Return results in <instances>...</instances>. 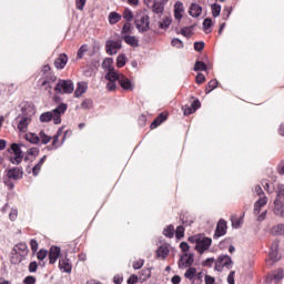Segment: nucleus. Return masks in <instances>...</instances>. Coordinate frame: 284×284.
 Returning <instances> with one entry per match:
<instances>
[{"instance_id":"nucleus-1","label":"nucleus","mask_w":284,"mask_h":284,"mask_svg":"<svg viewBox=\"0 0 284 284\" xmlns=\"http://www.w3.org/2000/svg\"><path fill=\"white\" fill-rule=\"evenodd\" d=\"M68 110V104L61 103L52 111L44 112L40 115V122L41 123H50V121H53L55 125L61 124V116L65 114V111Z\"/></svg>"},{"instance_id":"nucleus-2","label":"nucleus","mask_w":284,"mask_h":284,"mask_svg":"<svg viewBox=\"0 0 284 284\" xmlns=\"http://www.w3.org/2000/svg\"><path fill=\"white\" fill-rule=\"evenodd\" d=\"M189 241L191 243H195V250L196 252H199V254L207 252V250H210V246L212 245V239L203 234L191 236L189 237Z\"/></svg>"},{"instance_id":"nucleus-3","label":"nucleus","mask_w":284,"mask_h":284,"mask_svg":"<svg viewBox=\"0 0 284 284\" xmlns=\"http://www.w3.org/2000/svg\"><path fill=\"white\" fill-rule=\"evenodd\" d=\"M54 90L57 94H72L74 92V83L72 80H59Z\"/></svg>"},{"instance_id":"nucleus-4","label":"nucleus","mask_w":284,"mask_h":284,"mask_svg":"<svg viewBox=\"0 0 284 284\" xmlns=\"http://www.w3.org/2000/svg\"><path fill=\"white\" fill-rule=\"evenodd\" d=\"M184 278L191 284H203V272L197 273L195 267L190 266L184 273Z\"/></svg>"},{"instance_id":"nucleus-5","label":"nucleus","mask_w":284,"mask_h":284,"mask_svg":"<svg viewBox=\"0 0 284 284\" xmlns=\"http://www.w3.org/2000/svg\"><path fill=\"white\" fill-rule=\"evenodd\" d=\"M135 28L140 32H148L150 30V16L145 13H140L134 20Z\"/></svg>"},{"instance_id":"nucleus-6","label":"nucleus","mask_w":284,"mask_h":284,"mask_svg":"<svg viewBox=\"0 0 284 284\" xmlns=\"http://www.w3.org/2000/svg\"><path fill=\"white\" fill-rule=\"evenodd\" d=\"M11 150L13 152V155L10 156V163H12V165H19V163L23 161V152L21 151V144H11Z\"/></svg>"},{"instance_id":"nucleus-7","label":"nucleus","mask_w":284,"mask_h":284,"mask_svg":"<svg viewBox=\"0 0 284 284\" xmlns=\"http://www.w3.org/2000/svg\"><path fill=\"white\" fill-rule=\"evenodd\" d=\"M223 267H227V270L232 267V257L230 255H222L215 262L216 272H221Z\"/></svg>"},{"instance_id":"nucleus-8","label":"nucleus","mask_w":284,"mask_h":284,"mask_svg":"<svg viewBox=\"0 0 284 284\" xmlns=\"http://www.w3.org/2000/svg\"><path fill=\"white\" fill-rule=\"evenodd\" d=\"M59 270H61L65 274H72V261L68 258V253H64V256H60Z\"/></svg>"},{"instance_id":"nucleus-9","label":"nucleus","mask_w":284,"mask_h":284,"mask_svg":"<svg viewBox=\"0 0 284 284\" xmlns=\"http://www.w3.org/2000/svg\"><path fill=\"white\" fill-rule=\"evenodd\" d=\"M122 44L121 40H109L105 43L106 52L110 54V57H113V54H116L119 50H121Z\"/></svg>"},{"instance_id":"nucleus-10","label":"nucleus","mask_w":284,"mask_h":284,"mask_svg":"<svg viewBox=\"0 0 284 284\" xmlns=\"http://www.w3.org/2000/svg\"><path fill=\"white\" fill-rule=\"evenodd\" d=\"M61 256H64V254H61V247L59 246H51L49 250V263L50 265H54L59 258L61 260Z\"/></svg>"},{"instance_id":"nucleus-11","label":"nucleus","mask_w":284,"mask_h":284,"mask_svg":"<svg viewBox=\"0 0 284 284\" xmlns=\"http://www.w3.org/2000/svg\"><path fill=\"white\" fill-rule=\"evenodd\" d=\"M225 234H227V222H225V220H220L217 222L213 239H221V236H225Z\"/></svg>"},{"instance_id":"nucleus-12","label":"nucleus","mask_w":284,"mask_h":284,"mask_svg":"<svg viewBox=\"0 0 284 284\" xmlns=\"http://www.w3.org/2000/svg\"><path fill=\"white\" fill-rule=\"evenodd\" d=\"M7 179L11 181H19V179H23V170L20 168H12L6 171Z\"/></svg>"},{"instance_id":"nucleus-13","label":"nucleus","mask_w":284,"mask_h":284,"mask_svg":"<svg viewBox=\"0 0 284 284\" xmlns=\"http://www.w3.org/2000/svg\"><path fill=\"white\" fill-rule=\"evenodd\" d=\"M18 130L20 132H28L29 123H32V118L30 115L18 116Z\"/></svg>"},{"instance_id":"nucleus-14","label":"nucleus","mask_w":284,"mask_h":284,"mask_svg":"<svg viewBox=\"0 0 284 284\" xmlns=\"http://www.w3.org/2000/svg\"><path fill=\"white\" fill-rule=\"evenodd\" d=\"M118 82L121 85L122 90H126L128 92L134 90V83H132L124 74L120 75Z\"/></svg>"},{"instance_id":"nucleus-15","label":"nucleus","mask_w":284,"mask_h":284,"mask_svg":"<svg viewBox=\"0 0 284 284\" xmlns=\"http://www.w3.org/2000/svg\"><path fill=\"white\" fill-rule=\"evenodd\" d=\"M54 81H57V75L49 73L45 79L42 81V88H44V90H48L49 94H52V84L54 83Z\"/></svg>"},{"instance_id":"nucleus-16","label":"nucleus","mask_w":284,"mask_h":284,"mask_svg":"<svg viewBox=\"0 0 284 284\" xmlns=\"http://www.w3.org/2000/svg\"><path fill=\"white\" fill-rule=\"evenodd\" d=\"M13 252L16 254H19V256H21V258H26V256H28V244L21 242L19 244H17L14 247H13Z\"/></svg>"},{"instance_id":"nucleus-17","label":"nucleus","mask_w":284,"mask_h":284,"mask_svg":"<svg viewBox=\"0 0 284 284\" xmlns=\"http://www.w3.org/2000/svg\"><path fill=\"white\" fill-rule=\"evenodd\" d=\"M192 263H194V255L184 254L180 258L179 267H191Z\"/></svg>"},{"instance_id":"nucleus-18","label":"nucleus","mask_w":284,"mask_h":284,"mask_svg":"<svg viewBox=\"0 0 284 284\" xmlns=\"http://www.w3.org/2000/svg\"><path fill=\"white\" fill-rule=\"evenodd\" d=\"M68 65V54L61 53L55 60H54V67L57 70H63Z\"/></svg>"},{"instance_id":"nucleus-19","label":"nucleus","mask_w":284,"mask_h":284,"mask_svg":"<svg viewBox=\"0 0 284 284\" xmlns=\"http://www.w3.org/2000/svg\"><path fill=\"white\" fill-rule=\"evenodd\" d=\"M274 214L275 216H281V219H284V203L283 201L275 199L274 201Z\"/></svg>"},{"instance_id":"nucleus-20","label":"nucleus","mask_w":284,"mask_h":284,"mask_svg":"<svg viewBox=\"0 0 284 284\" xmlns=\"http://www.w3.org/2000/svg\"><path fill=\"white\" fill-rule=\"evenodd\" d=\"M122 75L123 74L119 73V71H116L115 69H109V71H106L104 79H106V81L116 82L119 81V79H121Z\"/></svg>"},{"instance_id":"nucleus-21","label":"nucleus","mask_w":284,"mask_h":284,"mask_svg":"<svg viewBox=\"0 0 284 284\" xmlns=\"http://www.w3.org/2000/svg\"><path fill=\"white\" fill-rule=\"evenodd\" d=\"M203 12V7H201L199 3L196 2H193L191 6H190V9H189V14L191 17H193L194 19H197V17L200 14H202Z\"/></svg>"},{"instance_id":"nucleus-22","label":"nucleus","mask_w":284,"mask_h":284,"mask_svg":"<svg viewBox=\"0 0 284 284\" xmlns=\"http://www.w3.org/2000/svg\"><path fill=\"white\" fill-rule=\"evenodd\" d=\"M283 277H284V271L283 268H278L267 276V281H274V283L277 284V283H281V280Z\"/></svg>"},{"instance_id":"nucleus-23","label":"nucleus","mask_w":284,"mask_h":284,"mask_svg":"<svg viewBox=\"0 0 284 284\" xmlns=\"http://www.w3.org/2000/svg\"><path fill=\"white\" fill-rule=\"evenodd\" d=\"M170 254V245L164 244L156 250L158 258H168Z\"/></svg>"},{"instance_id":"nucleus-24","label":"nucleus","mask_w":284,"mask_h":284,"mask_svg":"<svg viewBox=\"0 0 284 284\" xmlns=\"http://www.w3.org/2000/svg\"><path fill=\"white\" fill-rule=\"evenodd\" d=\"M88 92V84L85 82H79L74 92V97L79 99V97H83Z\"/></svg>"},{"instance_id":"nucleus-25","label":"nucleus","mask_w":284,"mask_h":284,"mask_svg":"<svg viewBox=\"0 0 284 284\" xmlns=\"http://www.w3.org/2000/svg\"><path fill=\"white\" fill-rule=\"evenodd\" d=\"M183 10H184L183 2L178 1L174 6V17L179 21H181V19H183Z\"/></svg>"},{"instance_id":"nucleus-26","label":"nucleus","mask_w":284,"mask_h":284,"mask_svg":"<svg viewBox=\"0 0 284 284\" xmlns=\"http://www.w3.org/2000/svg\"><path fill=\"white\" fill-rule=\"evenodd\" d=\"M168 120V115L160 113L158 118L151 123V130H156L161 123L165 122Z\"/></svg>"},{"instance_id":"nucleus-27","label":"nucleus","mask_w":284,"mask_h":284,"mask_svg":"<svg viewBox=\"0 0 284 284\" xmlns=\"http://www.w3.org/2000/svg\"><path fill=\"white\" fill-rule=\"evenodd\" d=\"M123 40L126 45H131V48H139V39L134 36H124Z\"/></svg>"},{"instance_id":"nucleus-28","label":"nucleus","mask_w":284,"mask_h":284,"mask_svg":"<svg viewBox=\"0 0 284 284\" xmlns=\"http://www.w3.org/2000/svg\"><path fill=\"white\" fill-rule=\"evenodd\" d=\"M45 159H48L47 155L40 159V161L32 168L33 176H39V172H41V168H43V164L45 163Z\"/></svg>"},{"instance_id":"nucleus-29","label":"nucleus","mask_w":284,"mask_h":284,"mask_svg":"<svg viewBox=\"0 0 284 284\" xmlns=\"http://www.w3.org/2000/svg\"><path fill=\"white\" fill-rule=\"evenodd\" d=\"M165 10V7L163 6V2L155 1L152 6V11L155 14H163V11Z\"/></svg>"},{"instance_id":"nucleus-30","label":"nucleus","mask_w":284,"mask_h":284,"mask_svg":"<svg viewBox=\"0 0 284 284\" xmlns=\"http://www.w3.org/2000/svg\"><path fill=\"white\" fill-rule=\"evenodd\" d=\"M120 21H121V14H119L118 12L113 11L109 14V23L111 26H114V24L119 23Z\"/></svg>"},{"instance_id":"nucleus-31","label":"nucleus","mask_w":284,"mask_h":284,"mask_svg":"<svg viewBox=\"0 0 284 284\" xmlns=\"http://www.w3.org/2000/svg\"><path fill=\"white\" fill-rule=\"evenodd\" d=\"M112 63H114V60H112V58H106L102 62L103 70H105L106 72L110 71V70H114V68L112 67Z\"/></svg>"},{"instance_id":"nucleus-32","label":"nucleus","mask_w":284,"mask_h":284,"mask_svg":"<svg viewBox=\"0 0 284 284\" xmlns=\"http://www.w3.org/2000/svg\"><path fill=\"white\" fill-rule=\"evenodd\" d=\"M207 70V65L203 61H196L194 64L195 72H205Z\"/></svg>"},{"instance_id":"nucleus-33","label":"nucleus","mask_w":284,"mask_h":284,"mask_svg":"<svg viewBox=\"0 0 284 284\" xmlns=\"http://www.w3.org/2000/svg\"><path fill=\"white\" fill-rule=\"evenodd\" d=\"M217 88H219V81L217 80H211L207 83L205 92H206V94H210V92H212V90H216Z\"/></svg>"},{"instance_id":"nucleus-34","label":"nucleus","mask_w":284,"mask_h":284,"mask_svg":"<svg viewBox=\"0 0 284 284\" xmlns=\"http://www.w3.org/2000/svg\"><path fill=\"white\" fill-rule=\"evenodd\" d=\"M172 23V20L169 17L163 18L162 21L159 22V28L161 30H168L170 28V24Z\"/></svg>"},{"instance_id":"nucleus-35","label":"nucleus","mask_w":284,"mask_h":284,"mask_svg":"<svg viewBox=\"0 0 284 284\" xmlns=\"http://www.w3.org/2000/svg\"><path fill=\"white\" fill-rule=\"evenodd\" d=\"M26 139L29 141V143H33L34 145H37V143L40 141V138L37 135V133H28Z\"/></svg>"},{"instance_id":"nucleus-36","label":"nucleus","mask_w":284,"mask_h":284,"mask_svg":"<svg viewBox=\"0 0 284 284\" xmlns=\"http://www.w3.org/2000/svg\"><path fill=\"white\" fill-rule=\"evenodd\" d=\"M210 28H212V19L206 18L203 21V30H204L205 34H210V32H212V30H210Z\"/></svg>"},{"instance_id":"nucleus-37","label":"nucleus","mask_w":284,"mask_h":284,"mask_svg":"<svg viewBox=\"0 0 284 284\" xmlns=\"http://www.w3.org/2000/svg\"><path fill=\"white\" fill-rule=\"evenodd\" d=\"M39 139L43 143V145H48V143H50V141H52V138L49 136L48 134H45V132H43V131H40Z\"/></svg>"},{"instance_id":"nucleus-38","label":"nucleus","mask_w":284,"mask_h":284,"mask_svg":"<svg viewBox=\"0 0 284 284\" xmlns=\"http://www.w3.org/2000/svg\"><path fill=\"white\" fill-rule=\"evenodd\" d=\"M163 234L168 239H173L174 237V225H169L166 229H164Z\"/></svg>"},{"instance_id":"nucleus-39","label":"nucleus","mask_w":284,"mask_h":284,"mask_svg":"<svg viewBox=\"0 0 284 284\" xmlns=\"http://www.w3.org/2000/svg\"><path fill=\"white\" fill-rule=\"evenodd\" d=\"M211 10H212V16L214 18L219 17L221 14V4L219 3L212 4Z\"/></svg>"},{"instance_id":"nucleus-40","label":"nucleus","mask_w":284,"mask_h":284,"mask_svg":"<svg viewBox=\"0 0 284 284\" xmlns=\"http://www.w3.org/2000/svg\"><path fill=\"white\" fill-rule=\"evenodd\" d=\"M126 57H125V54H120V55H118V58H116V65H118V68H123V65H125V63H126Z\"/></svg>"},{"instance_id":"nucleus-41","label":"nucleus","mask_w":284,"mask_h":284,"mask_svg":"<svg viewBox=\"0 0 284 284\" xmlns=\"http://www.w3.org/2000/svg\"><path fill=\"white\" fill-rule=\"evenodd\" d=\"M273 232L278 236H284V224H277L276 226H274Z\"/></svg>"},{"instance_id":"nucleus-42","label":"nucleus","mask_w":284,"mask_h":284,"mask_svg":"<svg viewBox=\"0 0 284 284\" xmlns=\"http://www.w3.org/2000/svg\"><path fill=\"white\" fill-rule=\"evenodd\" d=\"M122 17L125 19V21H132V19H134V13H132V10L130 9H124Z\"/></svg>"},{"instance_id":"nucleus-43","label":"nucleus","mask_w":284,"mask_h":284,"mask_svg":"<svg viewBox=\"0 0 284 284\" xmlns=\"http://www.w3.org/2000/svg\"><path fill=\"white\" fill-rule=\"evenodd\" d=\"M184 234H185V229L182 225L178 226L175 230L176 239H183Z\"/></svg>"},{"instance_id":"nucleus-44","label":"nucleus","mask_w":284,"mask_h":284,"mask_svg":"<svg viewBox=\"0 0 284 284\" xmlns=\"http://www.w3.org/2000/svg\"><path fill=\"white\" fill-rule=\"evenodd\" d=\"M122 33L123 34H131L132 33V23L125 22L123 28H122Z\"/></svg>"},{"instance_id":"nucleus-45","label":"nucleus","mask_w":284,"mask_h":284,"mask_svg":"<svg viewBox=\"0 0 284 284\" xmlns=\"http://www.w3.org/2000/svg\"><path fill=\"white\" fill-rule=\"evenodd\" d=\"M276 199H278V201H282V199H284V184H278Z\"/></svg>"},{"instance_id":"nucleus-46","label":"nucleus","mask_w":284,"mask_h":284,"mask_svg":"<svg viewBox=\"0 0 284 284\" xmlns=\"http://www.w3.org/2000/svg\"><path fill=\"white\" fill-rule=\"evenodd\" d=\"M171 44L173 45V48H183V41H181V39L179 38H174L172 41H171Z\"/></svg>"},{"instance_id":"nucleus-47","label":"nucleus","mask_w":284,"mask_h":284,"mask_svg":"<svg viewBox=\"0 0 284 284\" xmlns=\"http://www.w3.org/2000/svg\"><path fill=\"white\" fill-rule=\"evenodd\" d=\"M255 205H257L258 207H263V206L267 205V196L260 197L255 202Z\"/></svg>"},{"instance_id":"nucleus-48","label":"nucleus","mask_w":284,"mask_h":284,"mask_svg":"<svg viewBox=\"0 0 284 284\" xmlns=\"http://www.w3.org/2000/svg\"><path fill=\"white\" fill-rule=\"evenodd\" d=\"M88 51V44H83L78 51V59H83V55Z\"/></svg>"},{"instance_id":"nucleus-49","label":"nucleus","mask_w":284,"mask_h":284,"mask_svg":"<svg viewBox=\"0 0 284 284\" xmlns=\"http://www.w3.org/2000/svg\"><path fill=\"white\" fill-rule=\"evenodd\" d=\"M38 256V261H45L47 256H48V251L45 250H40L37 254Z\"/></svg>"},{"instance_id":"nucleus-50","label":"nucleus","mask_w":284,"mask_h":284,"mask_svg":"<svg viewBox=\"0 0 284 284\" xmlns=\"http://www.w3.org/2000/svg\"><path fill=\"white\" fill-rule=\"evenodd\" d=\"M231 221H232V225L235 230H239V227H241V220L239 217L232 216Z\"/></svg>"},{"instance_id":"nucleus-51","label":"nucleus","mask_w":284,"mask_h":284,"mask_svg":"<svg viewBox=\"0 0 284 284\" xmlns=\"http://www.w3.org/2000/svg\"><path fill=\"white\" fill-rule=\"evenodd\" d=\"M183 112L185 116H190V114H194V109L192 108V105H185L183 108Z\"/></svg>"},{"instance_id":"nucleus-52","label":"nucleus","mask_w":284,"mask_h":284,"mask_svg":"<svg viewBox=\"0 0 284 284\" xmlns=\"http://www.w3.org/2000/svg\"><path fill=\"white\" fill-rule=\"evenodd\" d=\"M205 48V42H195L194 43V50H196V52H203Z\"/></svg>"},{"instance_id":"nucleus-53","label":"nucleus","mask_w":284,"mask_h":284,"mask_svg":"<svg viewBox=\"0 0 284 284\" xmlns=\"http://www.w3.org/2000/svg\"><path fill=\"white\" fill-rule=\"evenodd\" d=\"M81 108L83 110H90V108H92V100H84L82 103H81Z\"/></svg>"},{"instance_id":"nucleus-54","label":"nucleus","mask_w":284,"mask_h":284,"mask_svg":"<svg viewBox=\"0 0 284 284\" xmlns=\"http://www.w3.org/2000/svg\"><path fill=\"white\" fill-rule=\"evenodd\" d=\"M204 283L205 284H214V283H216V278H214V276H212V275H205Z\"/></svg>"},{"instance_id":"nucleus-55","label":"nucleus","mask_w":284,"mask_h":284,"mask_svg":"<svg viewBox=\"0 0 284 284\" xmlns=\"http://www.w3.org/2000/svg\"><path fill=\"white\" fill-rule=\"evenodd\" d=\"M268 256H270L271 261H275V262L278 261V258H281L278 256V251H270Z\"/></svg>"},{"instance_id":"nucleus-56","label":"nucleus","mask_w":284,"mask_h":284,"mask_svg":"<svg viewBox=\"0 0 284 284\" xmlns=\"http://www.w3.org/2000/svg\"><path fill=\"white\" fill-rule=\"evenodd\" d=\"M195 81L199 85H201V83H205V75L203 73H197Z\"/></svg>"},{"instance_id":"nucleus-57","label":"nucleus","mask_w":284,"mask_h":284,"mask_svg":"<svg viewBox=\"0 0 284 284\" xmlns=\"http://www.w3.org/2000/svg\"><path fill=\"white\" fill-rule=\"evenodd\" d=\"M145 261L143 260H138L136 262L133 263V270H141L144 265Z\"/></svg>"},{"instance_id":"nucleus-58","label":"nucleus","mask_w":284,"mask_h":284,"mask_svg":"<svg viewBox=\"0 0 284 284\" xmlns=\"http://www.w3.org/2000/svg\"><path fill=\"white\" fill-rule=\"evenodd\" d=\"M18 214H19V211L17 209H12L10 214H9L10 221H17Z\"/></svg>"},{"instance_id":"nucleus-59","label":"nucleus","mask_w":284,"mask_h":284,"mask_svg":"<svg viewBox=\"0 0 284 284\" xmlns=\"http://www.w3.org/2000/svg\"><path fill=\"white\" fill-rule=\"evenodd\" d=\"M106 90L114 92V90H116V82L109 81V83H106Z\"/></svg>"},{"instance_id":"nucleus-60","label":"nucleus","mask_w":284,"mask_h":284,"mask_svg":"<svg viewBox=\"0 0 284 284\" xmlns=\"http://www.w3.org/2000/svg\"><path fill=\"white\" fill-rule=\"evenodd\" d=\"M87 0H75V6L78 10H83L85 8Z\"/></svg>"},{"instance_id":"nucleus-61","label":"nucleus","mask_w":284,"mask_h":284,"mask_svg":"<svg viewBox=\"0 0 284 284\" xmlns=\"http://www.w3.org/2000/svg\"><path fill=\"white\" fill-rule=\"evenodd\" d=\"M23 283H26V284H34V283H37V278L34 276H32V275H29V276H27L24 278Z\"/></svg>"},{"instance_id":"nucleus-62","label":"nucleus","mask_w":284,"mask_h":284,"mask_svg":"<svg viewBox=\"0 0 284 284\" xmlns=\"http://www.w3.org/2000/svg\"><path fill=\"white\" fill-rule=\"evenodd\" d=\"M38 267H39V264L37 262H31L29 264V272L34 273L37 272Z\"/></svg>"},{"instance_id":"nucleus-63","label":"nucleus","mask_w":284,"mask_h":284,"mask_svg":"<svg viewBox=\"0 0 284 284\" xmlns=\"http://www.w3.org/2000/svg\"><path fill=\"white\" fill-rule=\"evenodd\" d=\"M28 154H29L30 156H39V149H37V148H31V149L28 150Z\"/></svg>"},{"instance_id":"nucleus-64","label":"nucleus","mask_w":284,"mask_h":284,"mask_svg":"<svg viewBox=\"0 0 284 284\" xmlns=\"http://www.w3.org/2000/svg\"><path fill=\"white\" fill-rule=\"evenodd\" d=\"M234 274H236L235 271H231L229 276H227V283L229 284H234Z\"/></svg>"}]
</instances>
